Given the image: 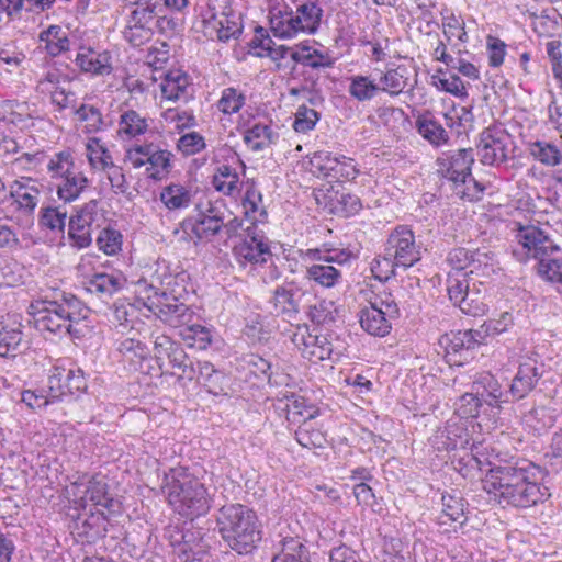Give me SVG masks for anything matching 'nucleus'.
I'll list each match as a JSON object with an SVG mask.
<instances>
[{
	"label": "nucleus",
	"mask_w": 562,
	"mask_h": 562,
	"mask_svg": "<svg viewBox=\"0 0 562 562\" xmlns=\"http://www.w3.org/2000/svg\"><path fill=\"white\" fill-rule=\"evenodd\" d=\"M88 183V178L77 169L71 175L59 179L56 186V194L65 203H71L81 195Z\"/></svg>",
	"instance_id": "34"
},
{
	"label": "nucleus",
	"mask_w": 562,
	"mask_h": 562,
	"mask_svg": "<svg viewBox=\"0 0 562 562\" xmlns=\"http://www.w3.org/2000/svg\"><path fill=\"white\" fill-rule=\"evenodd\" d=\"M420 249L422 247L416 243L414 232L402 225L389 235L384 251L397 263V267L407 269L420 260Z\"/></svg>",
	"instance_id": "13"
},
{
	"label": "nucleus",
	"mask_w": 562,
	"mask_h": 562,
	"mask_svg": "<svg viewBox=\"0 0 562 562\" xmlns=\"http://www.w3.org/2000/svg\"><path fill=\"white\" fill-rule=\"evenodd\" d=\"M303 296L299 289L292 284L277 286L270 300L276 315L282 316L289 322L296 319L300 312V301Z\"/></svg>",
	"instance_id": "28"
},
{
	"label": "nucleus",
	"mask_w": 562,
	"mask_h": 562,
	"mask_svg": "<svg viewBox=\"0 0 562 562\" xmlns=\"http://www.w3.org/2000/svg\"><path fill=\"white\" fill-rule=\"evenodd\" d=\"M493 449L483 442H472L463 453L454 454L451 463L463 477L474 476V472L482 471L492 464Z\"/></svg>",
	"instance_id": "20"
},
{
	"label": "nucleus",
	"mask_w": 562,
	"mask_h": 562,
	"mask_svg": "<svg viewBox=\"0 0 562 562\" xmlns=\"http://www.w3.org/2000/svg\"><path fill=\"white\" fill-rule=\"evenodd\" d=\"M148 128L147 119L135 110H125L120 115L119 134L126 138L143 135Z\"/></svg>",
	"instance_id": "44"
},
{
	"label": "nucleus",
	"mask_w": 562,
	"mask_h": 562,
	"mask_svg": "<svg viewBox=\"0 0 562 562\" xmlns=\"http://www.w3.org/2000/svg\"><path fill=\"white\" fill-rule=\"evenodd\" d=\"M515 239L521 249L514 250V255L519 260L536 259L539 262L559 250L558 245L542 228L520 223H515Z\"/></svg>",
	"instance_id": "9"
},
{
	"label": "nucleus",
	"mask_w": 562,
	"mask_h": 562,
	"mask_svg": "<svg viewBox=\"0 0 562 562\" xmlns=\"http://www.w3.org/2000/svg\"><path fill=\"white\" fill-rule=\"evenodd\" d=\"M124 284L125 278L120 272H95L85 282V289L101 300H108L122 290Z\"/></svg>",
	"instance_id": "31"
},
{
	"label": "nucleus",
	"mask_w": 562,
	"mask_h": 562,
	"mask_svg": "<svg viewBox=\"0 0 562 562\" xmlns=\"http://www.w3.org/2000/svg\"><path fill=\"white\" fill-rule=\"evenodd\" d=\"M159 199L166 209L169 211H176L189 206L191 202V193L183 186L171 183L162 188Z\"/></svg>",
	"instance_id": "46"
},
{
	"label": "nucleus",
	"mask_w": 562,
	"mask_h": 562,
	"mask_svg": "<svg viewBox=\"0 0 562 562\" xmlns=\"http://www.w3.org/2000/svg\"><path fill=\"white\" fill-rule=\"evenodd\" d=\"M172 154L165 149H159L154 144V150L149 155L148 165L146 167V173L149 178L155 180H161L171 168Z\"/></svg>",
	"instance_id": "49"
},
{
	"label": "nucleus",
	"mask_w": 562,
	"mask_h": 562,
	"mask_svg": "<svg viewBox=\"0 0 562 562\" xmlns=\"http://www.w3.org/2000/svg\"><path fill=\"white\" fill-rule=\"evenodd\" d=\"M154 350L157 359L161 358V355H166L170 366L179 371L183 370V366L190 360L183 348L173 344L166 336H158L154 341Z\"/></svg>",
	"instance_id": "39"
},
{
	"label": "nucleus",
	"mask_w": 562,
	"mask_h": 562,
	"mask_svg": "<svg viewBox=\"0 0 562 562\" xmlns=\"http://www.w3.org/2000/svg\"><path fill=\"white\" fill-rule=\"evenodd\" d=\"M537 271L544 280L554 283L560 293H562V261L546 257L537 265Z\"/></svg>",
	"instance_id": "60"
},
{
	"label": "nucleus",
	"mask_w": 562,
	"mask_h": 562,
	"mask_svg": "<svg viewBox=\"0 0 562 562\" xmlns=\"http://www.w3.org/2000/svg\"><path fill=\"white\" fill-rule=\"evenodd\" d=\"M212 184L217 192L227 196L236 198L241 191V182L236 169L229 165H221L217 167Z\"/></svg>",
	"instance_id": "36"
},
{
	"label": "nucleus",
	"mask_w": 562,
	"mask_h": 562,
	"mask_svg": "<svg viewBox=\"0 0 562 562\" xmlns=\"http://www.w3.org/2000/svg\"><path fill=\"white\" fill-rule=\"evenodd\" d=\"M407 80V68L405 66L387 69L380 78L382 83L380 91L392 97L398 95L406 88Z\"/></svg>",
	"instance_id": "48"
},
{
	"label": "nucleus",
	"mask_w": 562,
	"mask_h": 562,
	"mask_svg": "<svg viewBox=\"0 0 562 562\" xmlns=\"http://www.w3.org/2000/svg\"><path fill=\"white\" fill-rule=\"evenodd\" d=\"M438 449L456 450V454L463 453L470 446V438L463 422L449 420L443 430L435 437Z\"/></svg>",
	"instance_id": "30"
},
{
	"label": "nucleus",
	"mask_w": 562,
	"mask_h": 562,
	"mask_svg": "<svg viewBox=\"0 0 562 562\" xmlns=\"http://www.w3.org/2000/svg\"><path fill=\"white\" fill-rule=\"evenodd\" d=\"M512 145V136L505 128L490 126L483 130L476 144L480 161L487 166L505 162L509 157Z\"/></svg>",
	"instance_id": "12"
},
{
	"label": "nucleus",
	"mask_w": 562,
	"mask_h": 562,
	"mask_svg": "<svg viewBox=\"0 0 562 562\" xmlns=\"http://www.w3.org/2000/svg\"><path fill=\"white\" fill-rule=\"evenodd\" d=\"M539 468L532 463L495 467L490 469L483 480V490L494 501L503 497V492H509L528 480H538Z\"/></svg>",
	"instance_id": "7"
},
{
	"label": "nucleus",
	"mask_w": 562,
	"mask_h": 562,
	"mask_svg": "<svg viewBox=\"0 0 562 562\" xmlns=\"http://www.w3.org/2000/svg\"><path fill=\"white\" fill-rule=\"evenodd\" d=\"M78 490L75 495H80V505L86 507L91 504L98 507L101 514H104L103 509L109 513H114L119 508V503L112 498L108 493V484L97 476H92L87 483H75Z\"/></svg>",
	"instance_id": "19"
},
{
	"label": "nucleus",
	"mask_w": 562,
	"mask_h": 562,
	"mask_svg": "<svg viewBox=\"0 0 562 562\" xmlns=\"http://www.w3.org/2000/svg\"><path fill=\"white\" fill-rule=\"evenodd\" d=\"M138 336L137 333H134L132 336H124L116 340V350L128 363L130 370L134 372L143 370V362L149 356L147 345Z\"/></svg>",
	"instance_id": "29"
},
{
	"label": "nucleus",
	"mask_w": 562,
	"mask_h": 562,
	"mask_svg": "<svg viewBox=\"0 0 562 562\" xmlns=\"http://www.w3.org/2000/svg\"><path fill=\"white\" fill-rule=\"evenodd\" d=\"M465 520L463 499L449 494L442 495V510L437 517L438 525L446 526L458 522L462 526Z\"/></svg>",
	"instance_id": "43"
},
{
	"label": "nucleus",
	"mask_w": 562,
	"mask_h": 562,
	"mask_svg": "<svg viewBox=\"0 0 562 562\" xmlns=\"http://www.w3.org/2000/svg\"><path fill=\"white\" fill-rule=\"evenodd\" d=\"M473 162L474 155L471 148L449 151L437 159L438 171L448 180L454 183L473 181L475 186H479L471 173Z\"/></svg>",
	"instance_id": "14"
},
{
	"label": "nucleus",
	"mask_w": 562,
	"mask_h": 562,
	"mask_svg": "<svg viewBox=\"0 0 562 562\" xmlns=\"http://www.w3.org/2000/svg\"><path fill=\"white\" fill-rule=\"evenodd\" d=\"M398 316L394 300L375 296L359 312L361 328L369 335L384 337L391 331V321Z\"/></svg>",
	"instance_id": "11"
},
{
	"label": "nucleus",
	"mask_w": 562,
	"mask_h": 562,
	"mask_svg": "<svg viewBox=\"0 0 562 562\" xmlns=\"http://www.w3.org/2000/svg\"><path fill=\"white\" fill-rule=\"evenodd\" d=\"M194 27L209 40L227 42L241 32L240 15L233 9L232 0H207Z\"/></svg>",
	"instance_id": "5"
},
{
	"label": "nucleus",
	"mask_w": 562,
	"mask_h": 562,
	"mask_svg": "<svg viewBox=\"0 0 562 562\" xmlns=\"http://www.w3.org/2000/svg\"><path fill=\"white\" fill-rule=\"evenodd\" d=\"M177 278L167 267L156 263L149 277H142L136 283V294L145 307L158 316L166 325L182 328L192 323L194 312L175 293L172 285Z\"/></svg>",
	"instance_id": "2"
},
{
	"label": "nucleus",
	"mask_w": 562,
	"mask_h": 562,
	"mask_svg": "<svg viewBox=\"0 0 562 562\" xmlns=\"http://www.w3.org/2000/svg\"><path fill=\"white\" fill-rule=\"evenodd\" d=\"M216 522L222 539L237 554L251 553L261 541L258 517L246 505L234 503L222 506Z\"/></svg>",
	"instance_id": "4"
},
{
	"label": "nucleus",
	"mask_w": 562,
	"mask_h": 562,
	"mask_svg": "<svg viewBox=\"0 0 562 562\" xmlns=\"http://www.w3.org/2000/svg\"><path fill=\"white\" fill-rule=\"evenodd\" d=\"M531 156L546 166H558L562 162V154L559 148L548 142L537 140L530 146Z\"/></svg>",
	"instance_id": "57"
},
{
	"label": "nucleus",
	"mask_w": 562,
	"mask_h": 562,
	"mask_svg": "<svg viewBox=\"0 0 562 562\" xmlns=\"http://www.w3.org/2000/svg\"><path fill=\"white\" fill-rule=\"evenodd\" d=\"M67 212L60 206H43L40 212L38 225L54 233H64Z\"/></svg>",
	"instance_id": "55"
},
{
	"label": "nucleus",
	"mask_w": 562,
	"mask_h": 562,
	"mask_svg": "<svg viewBox=\"0 0 562 562\" xmlns=\"http://www.w3.org/2000/svg\"><path fill=\"white\" fill-rule=\"evenodd\" d=\"M27 313L38 331L78 338V325L86 318L87 310L75 295L53 290L33 300Z\"/></svg>",
	"instance_id": "1"
},
{
	"label": "nucleus",
	"mask_w": 562,
	"mask_h": 562,
	"mask_svg": "<svg viewBox=\"0 0 562 562\" xmlns=\"http://www.w3.org/2000/svg\"><path fill=\"white\" fill-rule=\"evenodd\" d=\"M542 376L536 359L527 358L520 362L518 371L509 385L508 396L510 401L525 398L538 384Z\"/></svg>",
	"instance_id": "22"
},
{
	"label": "nucleus",
	"mask_w": 562,
	"mask_h": 562,
	"mask_svg": "<svg viewBox=\"0 0 562 562\" xmlns=\"http://www.w3.org/2000/svg\"><path fill=\"white\" fill-rule=\"evenodd\" d=\"M97 245L105 255H115L122 248V234L113 228H104L97 237Z\"/></svg>",
	"instance_id": "64"
},
{
	"label": "nucleus",
	"mask_w": 562,
	"mask_h": 562,
	"mask_svg": "<svg viewBox=\"0 0 562 562\" xmlns=\"http://www.w3.org/2000/svg\"><path fill=\"white\" fill-rule=\"evenodd\" d=\"M291 58L302 66L311 67L313 69L330 68L334 65L333 58L311 46H302L291 52Z\"/></svg>",
	"instance_id": "41"
},
{
	"label": "nucleus",
	"mask_w": 562,
	"mask_h": 562,
	"mask_svg": "<svg viewBox=\"0 0 562 562\" xmlns=\"http://www.w3.org/2000/svg\"><path fill=\"white\" fill-rule=\"evenodd\" d=\"M310 164L314 175L330 181H351L355 180L360 172L353 158L333 154L327 150L314 153L310 159Z\"/></svg>",
	"instance_id": "10"
},
{
	"label": "nucleus",
	"mask_w": 562,
	"mask_h": 562,
	"mask_svg": "<svg viewBox=\"0 0 562 562\" xmlns=\"http://www.w3.org/2000/svg\"><path fill=\"white\" fill-rule=\"evenodd\" d=\"M182 340L191 348L206 349L212 341L210 330L198 324H188L180 328Z\"/></svg>",
	"instance_id": "53"
},
{
	"label": "nucleus",
	"mask_w": 562,
	"mask_h": 562,
	"mask_svg": "<svg viewBox=\"0 0 562 562\" xmlns=\"http://www.w3.org/2000/svg\"><path fill=\"white\" fill-rule=\"evenodd\" d=\"M164 121L172 125L177 131H183L195 125V116L192 111L182 110L179 108H169L161 113Z\"/></svg>",
	"instance_id": "58"
},
{
	"label": "nucleus",
	"mask_w": 562,
	"mask_h": 562,
	"mask_svg": "<svg viewBox=\"0 0 562 562\" xmlns=\"http://www.w3.org/2000/svg\"><path fill=\"white\" fill-rule=\"evenodd\" d=\"M198 382L207 387L210 392L216 393V389L220 387L221 381L224 378L223 373L216 370L209 361H198Z\"/></svg>",
	"instance_id": "63"
},
{
	"label": "nucleus",
	"mask_w": 562,
	"mask_h": 562,
	"mask_svg": "<svg viewBox=\"0 0 562 562\" xmlns=\"http://www.w3.org/2000/svg\"><path fill=\"white\" fill-rule=\"evenodd\" d=\"M294 13L295 16L300 19L303 33L312 34L315 33L319 27L323 16V9L319 7L316 0L305 1L296 8Z\"/></svg>",
	"instance_id": "47"
},
{
	"label": "nucleus",
	"mask_w": 562,
	"mask_h": 562,
	"mask_svg": "<svg viewBox=\"0 0 562 562\" xmlns=\"http://www.w3.org/2000/svg\"><path fill=\"white\" fill-rule=\"evenodd\" d=\"M380 91V86L368 76H353L350 78L348 87L349 94L359 102L373 99Z\"/></svg>",
	"instance_id": "52"
},
{
	"label": "nucleus",
	"mask_w": 562,
	"mask_h": 562,
	"mask_svg": "<svg viewBox=\"0 0 562 562\" xmlns=\"http://www.w3.org/2000/svg\"><path fill=\"white\" fill-rule=\"evenodd\" d=\"M272 562H311L310 551L299 537L284 536Z\"/></svg>",
	"instance_id": "33"
},
{
	"label": "nucleus",
	"mask_w": 562,
	"mask_h": 562,
	"mask_svg": "<svg viewBox=\"0 0 562 562\" xmlns=\"http://www.w3.org/2000/svg\"><path fill=\"white\" fill-rule=\"evenodd\" d=\"M497 269V260L495 255L487 250L483 249H474L472 254V258L470 260V266L465 276L475 274L477 277H490Z\"/></svg>",
	"instance_id": "45"
},
{
	"label": "nucleus",
	"mask_w": 562,
	"mask_h": 562,
	"mask_svg": "<svg viewBox=\"0 0 562 562\" xmlns=\"http://www.w3.org/2000/svg\"><path fill=\"white\" fill-rule=\"evenodd\" d=\"M10 198L15 211L32 216L42 199V187L32 178L22 177L10 184Z\"/></svg>",
	"instance_id": "16"
},
{
	"label": "nucleus",
	"mask_w": 562,
	"mask_h": 562,
	"mask_svg": "<svg viewBox=\"0 0 562 562\" xmlns=\"http://www.w3.org/2000/svg\"><path fill=\"white\" fill-rule=\"evenodd\" d=\"M161 491L172 509L183 517L193 519L205 515L211 507L206 487L187 468L176 467L165 472Z\"/></svg>",
	"instance_id": "3"
},
{
	"label": "nucleus",
	"mask_w": 562,
	"mask_h": 562,
	"mask_svg": "<svg viewBox=\"0 0 562 562\" xmlns=\"http://www.w3.org/2000/svg\"><path fill=\"white\" fill-rule=\"evenodd\" d=\"M292 341L302 356L311 362L329 359L333 353V344L324 334L311 333L307 327H300L293 334Z\"/></svg>",
	"instance_id": "15"
},
{
	"label": "nucleus",
	"mask_w": 562,
	"mask_h": 562,
	"mask_svg": "<svg viewBox=\"0 0 562 562\" xmlns=\"http://www.w3.org/2000/svg\"><path fill=\"white\" fill-rule=\"evenodd\" d=\"M333 263H312L306 268V279L324 289L336 286L340 282L342 273Z\"/></svg>",
	"instance_id": "35"
},
{
	"label": "nucleus",
	"mask_w": 562,
	"mask_h": 562,
	"mask_svg": "<svg viewBox=\"0 0 562 562\" xmlns=\"http://www.w3.org/2000/svg\"><path fill=\"white\" fill-rule=\"evenodd\" d=\"M22 316L20 314L0 315V356H14L23 342Z\"/></svg>",
	"instance_id": "23"
},
{
	"label": "nucleus",
	"mask_w": 562,
	"mask_h": 562,
	"mask_svg": "<svg viewBox=\"0 0 562 562\" xmlns=\"http://www.w3.org/2000/svg\"><path fill=\"white\" fill-rule=\"evenodd\" d=\"M300 19L289 9L274 8L270 11V29L276 37L292 38L303 32Z\"/></svg>",
	"instance_id": "32"
},
{
	"label": "nucleus",
	"mask_w": 562,
	"mask_h": 562,
	"mask_svg": "<svg viewBox=\"0 0 562 562\" xmlns=\"http://www.w3.org/2000/svg\"><path fill=\"white\" fill-rule=\"evenodd\" d=\"M48 387L53 397L85 392L88 387L83 371L80 368L66 369L54 366L48 378Z\"/></svg>",
	"instance_id": "18"
},
{
	"label": "nucleus",
	"mask_w": 562,
	"mask_h": 562,
	"mask_svg": "<svg viewBox=\"0 0 562 562\" xmlns=\"http://www.w3.org/2000/svg\"><path fill=\"white\" fill-rule=\"evenodd\" d=\"M160 90L166 100L173 102H187L193 95L190 78L180 69H172L165 74Z\"/></svg>",
	"instance_id": "27"
},
{
	"label": "nucleus",
	"mask_w": 562,
	"mask_h": 562,
	"mask_svg": "<svg viewBox=\"0 0 562 562\" xmlns=\"http://www.w3.org/2000/svg\"><path fill=\"white\" fill-rule=\"evenodd\" d=\"M123 31L124 38L133 46L148 42L156 27H161V4L157 0H134Z\"/></svg>",
	"instance_id": "6"
},
{
	"label": "nucleus",
	"mask_w": 562,
	"mask_h": 562,
	"mask_svg": "<svg viewBox=\"0 0 562 562\" xmlns=\"http://www.w3.org/2000/svg\"><path fill=\"white\" fill-rule=\"evenodd\" d=\"M296 441L304 448H322L326 443L325 435L315 427L312 420H303L295 431Z\"/></svg>",
	"instance_id": "56"
},
{
	"label": "nucleus",
	"mask_w": 562,
	"mask_h": 562,
	"mask_svg": "<svg viewBox=\"0 0 562 562\" xmlns=\"http://www.w3.org/2000/svg\"><path fill=\"white\" fill-rule=\"evenodd\" d=\"M75 61L82 72L92 76H108L113 70L112 57L108 50L81 46Z\"/></svg>",
	"instance_id": "25"
},
{
	"label": "nucleus",
	"mask_w": 562,
	"mask_h": 562,
	"mask_svg": "<svg viewBox=\"0 0 562 562\" xmlns=\"http://www.w3.org/2000/svg\"><path fill=\"white\" fill-rule=\"evenodd\" d=\"M532 29L540 37H555L562 33V23L555 11H542L532 20Z\"/></svg>",
	"instance_id": "51"
},
{
	"label": "nucleus",
	"mask_w": 562,
	"mask_h": 562,
	"mask_svg": "<svg viewBox=\"0 0 562 562\" xmlns=\"http://www.w3.org/2000/svg\"><path fill=\"white\" fill-rule=\"evenodd\" d=\"M77 169L74 156L68 150L55 154L47 164V171L54 180L69 176Z\"/></svg>",
	"instance_id": "54"
},
{
	"label": "nucleus",
	"mask_w": 562,
	"mask_h": 562,
	"mask_svg": "<svg viewBox=\"0 0 562 562\" xmlns=\"http://www.w3.org/2000/svg\"><path fill=\"white\" fill-rule=\"evenodd\" d=\"M472 390L491 407L501 408L503 403L510 402L508 392L502 390L501 383L490 372L479 373L473 381Z\"/></svg>",
	"instance_id": "26"
},
{
	"label": "nucleus",
	"mask_w": 562,
	"mask_h": 562,
	"mask_svg": "<svg viewBox=\"0 0 562 562\" xmlns=\"http://www.w3.org/2000/svg\"><path fill=\"white\" fill-rule=\"evenodd\" d=\"M38 40L44 44L43 47L46 53L53 57L59 56L70 48L68 34L59 25H50L43 30L38 35Z\"/></svg>",
	"instance_id": "37"
},
{
	"label": "nucleus",
	"mask_w": 562,
	"mask_h": 562,
	"mask_svg": "<svg viewBox=\"0 0 562 562\" xmlns=\"http://www.w3.org/2000/svg\"><path fill=\"white\" fill-rule=\"evenodd\" d=\"M86 156L90 167L94 170L105 171L106 168L114 164L110 150L98 137L88 138Z\"/></svg>",
	"instance_id": "42"
},
{
	"label": "nucleus",
	"mask_w": 562,
	"mask_h": 562,
	"mask_svg": "<svg viewBox=\"0 0 562 562\" xmlns=\"http://www.w3.org/2000/svg\"><path fill=\"white\" fill-rule=\"evenodd\" d=\"M233 257L243 267H261L272 259L270 240L257 225H247L243 237L233 246Z\"/></svg>",
	"instance_id": "8"
},
{
	"label": "nucleus",
	"mask_w": 562,
	"mask_h": 562,
	"mask_svg": "<svg viewBox=\"0 0 562 562\" xmlns=\"http://www.w3.org/2000/svg\"><path fill=\"white\" fill-rule=\"evenodd\" d=\"M278 134L270 125L255 123L244 133V142L252 151H261L276 142Z\"/></svg>",
	"instance_id": "38"
},
{
	"label": "nucleus",
	"mask_w": 562,
	"mask_h": 562,
	"mask_svg": "<svg viewBox=\"0 0 562 562\" xmlns=\"http://www.w3.org/2000/svg\"><path fill=\"white\" fill-rule=\"evenodd\" d=\"M442 32L448 43H452L457 38L460 43L468 42V34L464 29V21L456 16L453 13L443 16Z\"/></svg>",
	"instance_id": "61"
},
{
	"label": "nucleus",
	"mask_w": 562,
	"mask_h": 562,
	"mask_svg": "<svg viewBox=\"0 0 562 562\" xmlns=\"http://www.w3.org/2000/svg\"><path fill=\"white\" fill-rule=\"evenodd\" d=\"M483 341L484 334L482 330L473 329L451 331L442 335L439 339L440 346L446 350L448 361H453L457 364H461V362L453 359V357L464 355V359H467V356Z\"/></svg>",
	"instance_id": "17"
},
{
	"label": "nucleus",
	"mask_w": 562,
	"mask_h": 562,
	"mask_svg": "<svg viewBox=\"0 0 562 562\" xmlns=\"http://www.w3.org/2000/svg\"><path fill=\"white\" fill-rule=\"evenodd\" d=\"M409 552L400 538H385L383 542V562H406Z\"/></svg>",
	"instance_id": "62"
},
{
	"label": "nucleus",
	"mask_w": 562,
	"mask_h": 562,
	"mask_svg": "<svg viewBox=\"0 0 562 562\" xmlns=\"http://www.w3.org/2000/svg\"><path fill=\"white\" fill-rule=\"evenodd\" d=\"M418 134L432 146L439 147L448 143L449 134L435 119L420 115L416 120Z\"/></svg>",
	"instance_id": "40"
},
{
	"label": "nucleus",
	"mask_w": 562,
	"mask_h": 562,
	"mask_svg": "<svg viewBox=\"0 0 562 562\" xmlns=\"http://www.w3.org/2000/svg\"><path fill=\"white\" fill-rule=\"evenodd\" d=\"M548 495L547 487L540 486L537 480H528L509 492H503L497 503L527 508L543 502Z\"/></svg>",
	"instance_id": "24"
},
{
	"label": "nucleus",
	"mask_w": 562,
	"mask_h": 562,
	"mask_svg": "<svg viewBox=\"0 0 562 562\" xmlns=\"http://www.w3.org/2000/svg\"><path fill=\"white\" fill-rule=\"evenodd\" d=\"M177 538L171 537V544L175 548V554L182 562H193L201 560L207 552L209 543L205 541L201 530H187L177 532Z\"/></svg>",
	"instance_id": "21"
},
{
	"label": "nucleus",
	"mask_w": 562,
	"mask_h": 562,
	"mask_svg": "<svg viewBox=\"0 0 562 562\" xmlns=\"http://www.w3.org/2000/svg\"><path fill=\"white\" fill-rule=\"evenodd\" d=\"M524 420L536 432L541 434L555 424V409L549 406L535 407L525 415Z\"/></svg>",
	"instance_id": "50"
},
{
	"label": "nucleus",
	"mask_w": 562,
	"mask_h": 562,
	"mask_svg": "<svg viewBox=\"0 0 562 562\" xmlns=\"http://www.w3.org/2000/svg\"><path fill=\"white\" fill-rule=\"evenodd\" d=\"M79 121L85 122V128L88 133H95L104 127V121L99 108L91 104H81L76 110Z\"/></svg>",
	"instance_id": "59"
}]
</instances>
